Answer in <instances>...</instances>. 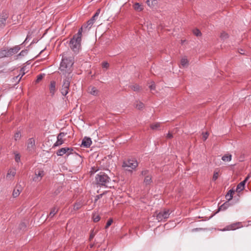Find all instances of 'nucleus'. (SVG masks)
<instances>
[{"label":"nucleus","instance_id":"4c0bfd02","mask_svg":"<svg viewBox=\"0 0 251 251\" xmlns=\"http://www.w3.org/2000/svg\"><path fill=\"white\" fill-rule=\"evenodd\" d=\"M105 192H103V193L102 194H100V195H97L96 197H95V199L94 200V203H96L97 201L99 200L100 199V198H102V196L104 195L105 194Z\"/></svg>","mask_w":251,"mask_h":251},{"label":"nucleus","instance_id":"ea45409f","mask_svg":"<svg viewBox=\"0 0 251 251\" xmlns=\"http://www.w3.org/2000/svg\"><path fill=\"white\" fill-rule=\"evenodd\" d=\"M20 191L18 189H17V190L14 189L12 195H13V197L16 198L20 195Z\"/></svg>","mask_w":251,"mask_h":251},{"label":"nucleus","instance_id":"13d9d810","mask_svg":"<svg viewBox=\"0 0 251 251\" xmlns=\"http://www.w3.org/2000/svg\"><path fill=\"white\" fill-rule=\"evenodd\" d=\"M97 171V170L95 169L94 167H92L91 168V170L90 171V173L91 174L95 173Z\"/></svg>","mask_w":251,"mask_h":251},{"label":"nucleus","instance_id":"2f4dec72","mask_svg":"<svg viewBox=\"0 0 251 251\" xmlns=\"http://www.w3.org/2000/svg\"><path fill=\"white\" fill-rule=\"evenodd\" d=\"M160 126V123H156L151 125L150 127L152 130H156Z\"/></svg>","mask_w":251,"mask_h":251},{"label":"nucleus","instance_id":"aec40b11","mask_svg":"<svg viewBox=\"0 0 251 251\" xmlns=\"http://www.w3.org/2000/svg\"><path fill=\"white\" fill-rule=\"evenodd\" d=\"M133 8L135 10L139 11V12L143 10V5H142L138 2H136L133 5Z\"/></svg>","mask_w":251,"mask_h":251},{"label":"nucleus","instance_id":"79ce46f5","mask_svg":"<svg viewBox=\"0 0 251 251\" xmlns=\"http://www.w3.org/2000/svg\"><path fill=\"white\" fill-rule=\"evenodd\" d=\"M130 87L134 91H138L140 90V86L137 84L132 85Z\"/></svg>","mask_w":251,"mask_h":251},{"label":"nucleus","instance_id":"8fccbe9b","mask_svg":"<svg viewBox=\"0 0 251 251\" xmlns=\"http://www.w3.org/2000/svg\"><path fill=\"white\" fill-rule=\"evenodd\" d=\"M82 27L83 28H88V29H90L91 28V26L89 25H88V23L86 22V24H84L82 26Z\"/></svg>","mask_w":251,"mask_h":251},{"label":"nucleus","instance_id":"c03bdc74","mask_svg":"<svg viewBox=\"0 0 251 251\" xmlns=\"http://www.w3.org/2000/svg\"><path fill=\"white\" fill-rule=\"evenodd\" d=\"M101 66L103 68L108 69L109 67V64L107 62H103L101 64Z\"/></svg>","mask_w":251,"mask_h":251},{"label":"nucleus","instance_id":"423d86ee","mask_svg":"<svg viewBox=\"0 0 251 251\" xmlns=\"http://www.w3.org/2000/svg\"><path fill=\"white\" fill-rule=\"evenodd\" d=\"M241 223L236 222L226 226L222 231L233 230L239 228L241 226Z\"/></svg>","mask_w":251,"mask_h":251},{"label":"nucleus","instance_id":"20e7f679","mask_svg":"<svg viewBox=\"0 0 251 251\" xmlns=\"http://www.w3.org/2000/svg\"><path fill=\"white\" fill-rule=\"evenodd\" d=\"M155 214L156 215V219L158 221L161 222L166 221L169 218L170 213L169 209H165L159 213L156 211Z\"/></svg>","mask_w":251,"mask_h":251},{"label":"nucleus","instance_id":"4d7b16f0","mask_svg":"<svg viewBox=\"0 0 251 251\" xmlns=\"http://www.w3.org/2000/svg\"><path fill=\"white\" fill-rule=\"evenodd\" d=\"M173 137V134L172 133H171L170 132H169L167 135H166V138H168V139H171Z\"/></svg>","mask_w":251,"mask_h":251},{"label":"nucleus","instance_id":"e433bc0d","mask_svg":"<svg viewBox=\"0 0 251 251\" xmlns=\"http://www.w3.org/2000/svg\"><path fill=\"white\" fill-rule=\"evenodd\" d=\"M26 227V225L25 223H21L19 224V228L21 230H25Z\"/></svg>","mask_w":251,"mask_h":251},{"label":"nucleus","instance_id":"774afa93","mask_svg":"<svg viewBox=\"0 0 251 251\" xmlns=\"http://www.w3.org/2000/svg\"><path fill=\"white\" fill-rule=\"evenodd\" d=\"M20 76V75L16 77V79H18V78Z\"/></svg>","mask_w":251,"mask_h":251},{"label":"nucleus","instance_id":"a878e982","mask_svg":"<svg viewBox=\"0 0 251 251\" xmlns=\"http://www.w3.org/2000/svg\"><path fill=\"white\" fill-rule=\"evenodd\" d=\"M15 174H16V170H14V169L9 170H8V173L7 174L6 177L9 178L11 176H14Z\"/></svg>","mask_w":251,"mask_h":251},{"label":"nucleus","instance_id":"f704fd0d","mask_svg":"<svg viewBox=\"0 0 251 251\" xmlns=\"http://www.w3.org/2000/svg\"><path fill=\"white\" fill-rule=\"evenodd\" d=\"M144 107V104L143 102H139V103H137L135 105V107L141 110Z\"/></svg>","mask_w":251,"mask_h":251},{"label":"nucleus","instance_id":"49530a36","mask_svg":"<svg viewBox=\"0 0 251 251\" xmlns=\"http://www.w3.org/2000/svg\"><path fill=\"white\" fill-rule=\"evenodd\" d=\"M208 135L209 133L208 132H202V138L203 141H205L207 139Z\"/></svg>","mask_w":251,"mask_h":251},{"label":"nucleus","instance_id":"58836bf2","mask_svg":"<svg viewBox=\"0 0 251 251\" xmlns=\"http://www.w3.org/2000/svg\"><path fill=\"white\" fill-rule=\"evenodd\" d=\"M66 150L67 152L66 154H67V155L72 154L73 151H74V150L72 148L66 147Z\"/></svg>","mask_w":251,"mask_h":251},{"label":"nucleus","instance_id":"39448f33","mask_svg":"<svg viewBox=\"0 0 251 251\" xmlns=\"http://www.w3.org/2000/svg\"><path fill=\"white\" fill-rule=\"evenodd\" d=\"M138 166V163L136 160H128L127 161H124L123 163V167H130L132 169H135Z\"/></svg>","mask_w":251,"mask_h":251},{"label":"nucleus","instance_id":"c756f323","mask_svg":"<svg viewBox=\"0 0 251 251\" xmlns=\"http://www.w3.org/2000/svg\"><path fill=\"white\" fill-rule=\"evenodd\" d=\"M231 157H232V156L231 154H229V155L226 154L222 157V159L224 161H229L231 160Z\"/></svg>","mask_w":251,"mask_h":251},{"label":"nucleus","instance_id":"603ef678","mask_svg":"<svg viewBox=\"0 0 251 251\" xmlns=\"http://www.w3.org/2000/svg\"><path fill=\"white\" fill-rule=\"evenodd\" d=\"M26 53V50H23L20 52V53L17 56H24Z\"/></svg>","mask_w":251,"mask_h":251},{"label":"nucleus","instance_id":"052dcab7","mask_svg":"<svg viewBox=\"0 0 251 251\" xmlns=\"http://www.w3.org/2000/svg\"><path fill=\"white\" fill-rule=\"evenodd\" d=\"M99 14L97 13H95V14L92 16L93 17H94V18L96 19V17H97L99 16Z\"/></svg>","mask_w":251,"mask_h":251},{"label":"nucleus","instance_id":"6ab92c4d","mask_svg":"<svg viewBox=\"0 0 251 251\" xmlns=\"http://www.w3.org/2000/svg\"><path fill=\"white\" fill-rule=\"evenodd\" d=\"M58 209L55 207H53L50 210V212L48 217H50L52 218L58 212Z\"/></svg>","mask_w":251,"mask_h":251},{"label":"nucleus","instance_id":"4468645a","mask_svg":"<svg viewBox=\"0 0 251 251\" xmlns=\"http://www.w3.org/2000/svg\"><path fill=\"white\" fill-rule=\"evenodd\" d=\"M88 90L89 93L93 96H97L99 95V91L94 86H89Z\"/></svg>","mask_w":251,"mask_h":251},{"label":"nucleus","instance_id":"3c124183","mask_svg":"<svg viewBox=\"0 0 251 251\" xmlns=\"http://www.w3.org/2000/svg\"><path fill=\"white\" fill-rule=\"evenodd\" d=\"M15 160L16 162H19L20 160V155L19 154H16L15 156Z\"/></svg>","mask_w":251,"mask_h":251},{"label":"nucleus","instance_id":"69168bd1","mask_svg":"<svg viewBox=\"0 0 251 251\" xmlns=\"http://www.w3.org/2000/svg\"><path fill=\"white\" fill-rule=\"evenodd\" d=\"M241 52H240V51L239 52L241 54H244V53L243 52V50L241 49Z\"/></svg>","mask_w":251,"mask_h":251},{"label":"nucleus","instance_id":"bb28decb","mask_svg":"<svg viewBox=\"0 0 251 251\" xmlns=\"http://www.w3.org/2000/svg\"><path fill=\"white\" fill-rule=\"evenodd\" d=\"M220 37L222 40H224L225 39L228 38L229 35L226 32L223 31L221 33Z\"/></svg>","mask_w":251,"mask_h":251},{"label":"nucleus","instance_id":"f3484780","mask_svg":"<svg viewBox=\"0 0 251 251\" xmlns=\"http://www.w3.org/2000/svg\"><path fill=\"white\" fill-rule=\"evenodd\" d=\"M12 71V69H7L4 68L3 66H0V75L1 74H3L4 75H7Z\"/></svg>","mask_w":251,"mask_h":251},{"label":"nucleus","instance_id":"5701e85b","mask_svg":"<svg viewBox=\"0 0 251 251\" xmlns=\"http://www.w3.org/2000/svg\"><path fill=\"white\" fill-rule=\"evenodd\" d=\"M64 143V140H63V139H61L58 137H57V141L56 142L53 144V147H57V146H60L62 144H63Z\"/></svg>","mask_w":251,"mask_h":251},{"label":"nucleus","instance_id":"c85d7f7f","mask_svg":"<svg viewBox=\"0 0 251 251\" xmlns=\"http://www.w3.org/2000/svg\"><path fill=\"white\" fill-rule=\"evenodd\" d=\"M193 34L197 37H200V36H201L202 35V33L201 32V31L198 29V28H195L193 30Z\"/></svg>","mask_w":251,"mask_h":251},{"label":"nucleus","instance_id":"412c9836","mask_svg":"<svg viewBox=\"0 0 251 251\" xmlns=\"http://www.w3.org/2000/svg\"><path fill=\"white\" fill-rule=\"evenodd\" d=\"M148 5L151 7H153L157 4V0H147L146 1Z\"/></svg>","mask_w":251,"mask_h":251},{"label":"nucleus","instance_id":"37998d69","mask_svg":"<svg viewBox=\"0 0 251 251\" xmlns=\"http://www.w3.org/2000/svg\"><path fill=\"white\" fill-rule=\"evenodd\" d=\"M188 63V60L186 58H182L181 60V64L183 67L185 66Z\"/></svg>","mask_w":251,"mask_h":251},{"label":"nucleus","instance_id":"ddd939ff","mask_svg":"<svg viewBox=\"0 0 251 251\" xmlns=\"http://www.w3.org/2000/svg\"><path fill=\"white\" fill-rule=\"evenodd\" d=\"M5 57H9L8 48L3 47L0 49V59Z\"/></svg>","mask_w":251,"mask_h":251},{"label":"nucleus","instance_id":"b1692460","mask_svg":"<svg viewBox=\"0 0 251 251\" xmlns=\"http://www.w3.org/2000/svg\"><path fill=\"white\" fill-rule=\"evenodd\" d=\"M83 28L81 26V27H80L78 29V32L76 34H75L73 36V37L81 40L82 32Z\"/></svg>","mask_w":251,"mask_h":251},{"label":"nucleus","instance_id":"72a5a7b5","mask_svg":"<svg viewBox=\"0 0 251 251\" xmlns=\"http://www.w3.org/2000/svg\"><path fill=\"white\" fill-rule=\"evenodd\" d=\"M93 219L94 222L97 223L100 220V217L99 215L95 214L93 215Z\"/></svg>","mask_w":251,"mask_h":251},{"label":"nucleus","instance_id":"864d4df0","mask_svg":"<svg viewBox=\"0 0 251 251\" xmlns=\"http://www.w3.org/2000/svg\"><path fill=\"white\" fill-rule=\"evenodd\" d=\"M150 89L151 90H154L155 89V84L154 82H152V84L149 86Z\"/></svg>","mask_w":251,"mask_h":251},{"label":"nucleus","instance_id":"680f3d73","mask_svg":"<svg viewBox=\"0 0 251 251\" xmlns=\"http://www.w3.org/2000/svg\"><path fill=\"white\" fill-rule=\"evenodd\" d=\"M100 9L99 8L97 10L96 13H97L98 14H99L100 13Z\"/></svg>","mask_w":251,"mask_h":251},{"label":"nucleus","instance_id":"473e14b6","mask_svg":"<svg viewBox=\"0 0 251 251\" xmlns=\"http://www.w3.org/2000/svg\"><path fill=\"white\" fill-rule=\"evenodd\" d=\"M35 175L37 176L42 177L45 175V173L43 170H39L38 172H35Z\"/></svg>","mask_w":251,"mask_h":251},{"label":"nucleus","instance_id":"cd10ccee","mask_svg":"<svg viewBox=\"0 0 251 251\" xmlns=\"http://www.w3.org/2000/svg\"><path fill=\"white\" fill-rule=\"evenodd\" d=\"M82 206V204L80 202H75L74 204V210H78L80 208H81Z\"/></svg>","mask_w":251,"mask_h":251},{"label":"nucleus","instance_id":"f257e3e1","mask_svg":"<svg viewBox=\"0 0 251 251\" xmlns=\"http://www.w3.org/2000/svg\"><path fill=\"white\" fill-rule=\"evenodd\" d=\"M74 64V58L72 56H62L59 70L63 75H69L73 71V66ZM71 77L68 75L63 79V84L60 89L62 95L66 96L69 92Z\"/></svg>","mask_w":251,"mask_h":251},{"label":"nucleus","instance_id":"2eb2a0df","mask_svg":"<svg viewBox=\"0 0 251 251\" xmlns=\"http://www.w3.org/2000/svg\"><path fill=\"white\" fill-rule=\"evenodd\" d=\"M152 182V176L151 175L144 177L143 183L146 186L151 184Z\"/></svg>","mask_w":251,"mask_h":251},{"label":"nucleus","instance_id":"393cba45","mask_svg":"<svg viewBox=\"0 0 251 251\" xmlns=\"http://www.w3.org/2000/svg\"><path fill=\"white\" fill-rule=\"evenodd\" d=\"M151 175V174L150 173V171L149 170L143 169L141 172L140 176H144V177H146V176H148Z\"/></svg>","mask_w":251,"mask_h":251},{"label":"nucleus","instance_id":"de8ad7c7","mask_svg":"<svg viewBox=\"0 0 251 251\" xmlns=\"http://www.w3.org/2000/svg\"><path fill=\"white\" fill-rule=\"evenodd\" d=\"M21 137V134L20 132H16L14 135V138L16 140L19 139Z\"/></svg>","mask_w":251,"mask_h":251},{"label":"nucleus","instance_id":"4be33fe9","mask_svg":"<svg viewBox=\"0 0 251 251\" xmlns=\"http://www.w3.org/2000/svg\"><path fill=\"white\" fill-rule=\"evenodd\" d=\"M66 153H67V152H66V147L61 148V149H59L58 150H57L56 151V154L58 156H62L64 154H66Z\"/></svg>","mask_w":251,"mask_h":251},{"label":"nucleus","instance_id":"c9c22d12","mask_svg":"<svg viewBox=\"0 0 251 251\" xmlns=\"http://www.w3.org/2000/svg\"><path fill=\"white\" fill-rule=\"evenodd\" d=\"M96 21V19L94 17H92L89 20H88L87 22L88 23V25L92 26L94 23Z\"/></svg>","mask_w":251,"mask_h":251},{"label":"nucleus","instance_id":"7ed1b4c3","mask_svg":"<svg viewBox=\"0 0 251 251\" xmlns=\"http://www.w3.org/2000/svg\"><path fill=\"white\" fill-rule=\"evenodd\" d=\"M81 39L73 37L71 39L69 45L71 50L75 53L79 52L81 48Z\"/></svg>","mask_w":251,"mask_h":251},{"label":"nucleus","instance_id":"5fc2aeb1","mask_svg":"<svg viewBox=\"0 0 251 251\" xmlns=\"http://www.w3.org/2000/svg\"><path fill=\"white\" fill-rule=\"evenodd\" d=\"M66 133L64 132H60L58 135H57V137L62 139L63 137H64L66 135Z\"/></svg>","mask_w":251,"mask_h":251},{"label":"nucleus","instance_id":"bf43d9fd","mask_svg":"<svg viewBox=\"0 0 251 251\" xmlns=\"http://www.w3.org/2000/svg\"><path fill=\"white\" fill-rule=\"evenodd\" d=\"M202 228H194L192 230V231H199V230H201Z\"/></svg>","mask_w":251,"mask_h":251},{"label":"nucleus","instance_id":"a19ab883","mask_svg":"<svg viewBox=\"0 0 251 251\" xmlns=\"http://www.w3.org/2000/svg\"><path fill=\"white\" fill-rule=\"evenodd\" d=\"M112 223H113V219L111 218L109 219L106 223V226H105V228L106 229V228H108L111 225Z\"/></svg>","mask_w":251,"mask_h":251},{"label":"nucleus","instance_id":"1a4fd4ad","mask_svg":"<svg viewBox=\"0 0 251 251\" xmlns=\"http://www.w3.org/2000/svg\"><path fill=\"white\" fill-rule=\"evenodd\" d=\"M35 139L33 138L28 139L27 142V150L29 152H32L34 149Z\"/></svg>","mask_w":251,"mask_h":251},{"label":"nucleus","instance_id":"0eeeda50","mask_svg":"<svg viewBox=\"0 0 251 251\" xmlns=\"http://www.w3.org/2000/svg\"><path fill=\"white\" fill-rule=\"evenodd\" d=\"M249 178L250 176L248 175L243 181H241L237 185L236 190L237 192L239 193L244 189L245 184Z\"/></svg>","mask_w":251,"mask_h":251},{"label":"nucleus","instance_id":"f8f14e48","mask_svg":"<svg viewBox=\"0 0 251 251\" xmlns=\"http://www.w3.org/2000/svg\"><path fill=\"white\" fill-rule=\"evenodd\" d=\"M233 205V203L230 202V201L227 200L226 201L224 202L223 204L220 206L218 208V211L221 210H225L227 209L229 207Z\"/></svg>","mask_w":251,"mask_h":251},{"label":"nucleus","instance_id":"dca6fc26","mask_svg":"<svg viewBox=\"0 0 251 251\" xmlns=\"http://www.w3.org/2000/svg\"><path fill=\"white\" fill-rule=\"evenodd\" d=\"M8 18V15L6 12L3 11L0 15V22L3 25H5L6 20Z\"/></svg>","mask_w":251,"mask_h":251},{"label":"nucleus","instance_id":"a211bd4d","mask_svg":"<svg viewBox=\"0 0 251 251\" xmlns=\"http://www.w3.org/2000/svg\"><path fill=\"white\" fill-rule=\"evenodd\" d=\"M235 191L233 189L229 190L226 195V198L227 200L230 201L233 198Z\"/></svg>","mask_w":251,"mask_h":251},{"label":"nucleus","instance_id":"7c9ffc66","mask_svg":"<svg viewBox=\"0 0 251 251\" xmlns=\"http://www.w3.org/2000/svg\"><path fill=\"white\" fill-rule=\"evenodd\" d=\"M45 75L44 74H40V75L37 76V78L35 81L36 83H39L45 76Z\"/></svg>","mask_w":251,"mask_h":251},{"label":"nucleus","instance_id":"9d476101","mask_svg":"<svg viewBox=\"0 0 251 251\" xmlns=\"http://www.w3.org/2000/svg\"><path fill=\"white\" fill-rule=\"evenodd\" d=\"M49 90L50 95L53 97L57 90L56 88V82L54 80H52L50 82Z\"/></svg>","mask_w":251,"mask_h":251},{"label":"nucleus","instance_id":"9b49d317","mask_svg":"<svg viewBox=\"0 0 251 251\" xmlns=\"http://www.w3.org/2000/svg\"><path fill=\"white\" fill-rule=\"evenodd\" d=\"M92 144L91 139L89 137H85L81 142V147L89 148Z\"/></svg>","mask_w":251,"mask_h":251},{"label":"nucleus","instance_id":"338daca9","mask_svg":"<svg viewBox=\"0 0 251 251\" xmlns=\"http://www.w3.org/2000/svg\"><path fill=\"white\" fill-rule=\"evenodd\" d=\"M241 52H240V51L239 52L241 54H244V53L243 52V50L241 49Z\"/></svg>","mask_w":251,"mask_h":251},{"label":"nucleus","instance_id":"e2e57ef3","mask_svg":"<svg viewBox=\"0 0 251 251\" xmlns=\"http://www.w3.org/2000/svg\"><path fill=\"white\" fill-rule=\"evenodd\" d=\"M45 50V49H44V50H42L40 52L39 54H42V53Z\"/></svg>","mask_w":251,"mask_h":251},{"label":"nucleus","instance_id":"0e129e2a","mask_svg":"<svg viewBox=\"0 0 251 251\" xmlns=\"http://www.w3.org/2000/svg\"><path fill=\"white\" fill-rule=\"evenodd\" d=\"M241 52H240V51L239 52L241 54H244V53L243 52V50L241 49Z\"/></svg>","mask_w":251,"mask_h":251},{"label":"nucleus","instance_id":"f03ea898","mask_svg":"<svg viewBox=\"0 0 251 251\" xmlns=\"http://www.w3.org/2000/svg\"><path fill=\"white\" fill-rule=\"evenodd\" d=\"M96 181L97 184L100 186L111 188V186L108 185L111 181V179L104 172H100L97 174L96 176Z\"/></svg>","mask_w":251,"mask_h":251},{"label":"nucleus","instance_id":"09e8293b","mask_svg":"<svg viewBox=\"0 0 251 251\" xmlns=\"http://www.w3.org/2000/svg\"><path fill=\"white\" fill-rule=\"evenodd\" d=\"M95 232H94V230H92L91 231V233H90V236H89V240L90 241H91L93 238L94 237L95 235Z\"/></svg>","mask_w":251,"mask_h":251},{"label":"nucleus","instance_id":"a18cd8bd","mask_svg":"<svg viewBox=\"0 0 251 251\" xmlns=\"http://www.w3.org/2000/svg\"><path fill=\"white\" fill-rule=\"evenodd\" d=\"M218 176H219L218 172H214L213 176V177H212V180L213 181L216 180L217 179V178H218Z\"/></svg>","mask_w":251,"mask_h":251},{"label":"nucleus","instance_id":"6e6552de","mask_svg":"<svg viewBox=\"0 0 251 251\" xmlns=\"http://www.w3.org/2000/svg\"><path fill=\"white\" fill-rule=\"evenodd\" d=\"M21 45H17L12 48H8L9 57L16 54L21 50Z\"/></svg>","mask_w":251,"mask_h":251},{"label":"nucleus","instance_id":"6e6d98bb","mask_svg":"<svg viewBox=\"0 0 251 251\" xmlns=\"http://www.w3.org/2000/svg\"><path fill=\"white\" fill-rule=\"evenodd\" d=\"M21 72H22V71L23 72H22V76H21L19 77V79H18V82H19V81H20L21 79L22 78V76L25 75V73H24V68H22L21 69Z\"/></svg>","mask_w":251,"mask_h":251}]
</instances>
